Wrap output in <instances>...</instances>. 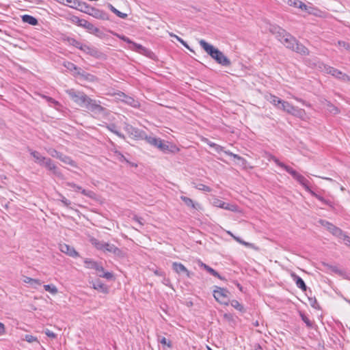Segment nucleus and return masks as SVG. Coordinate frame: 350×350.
I'll use <instances>...</instances> for the list:
<instances>
[{
    "instance_id": "obj_1",
    "label": "nucleus",
    "mask_w": 350,
    "mask_h": 350,
    "mask_svg": "<svg viewBox=\"0 0 350 350\" xmlns=\"http://www.w3.org/2000/svg\"><path fill=\"white\" fill-rule=\"evenodd\" d=\"M200 45L202 49L213 58L217 63L224 66H229L231 64L230 60L224 55V54L217 48H215L213 45L208 44L204 40H201Z\"/></svg>"
},
{
    "instance_id": "obj_2",
    "label": "nucleus",
    "mask_w": 350,
    "mask_h": 350,
    "mask_svg": "<svg viewBox=\"0 0 350 350\" xmlns=\"http://www.w3.org/2000/svg\"><path fill=\"white\" fill-rule=\"evenodd\" d=\"M270 31L273 34H275L278 39L283 43L286 48L290 49L292 51L294 49L297 40L284 29L278 26H271Z\"/></svg>"
},
{
    "instance_id": "obj_3",
    "label": "nucleus",
    "mask_w": 350,
    "mask_h": 350,
    "mask_svg": "<svg viewBox=\"0 0 350 350\" xmlns=\"http://www.w3.org/2000/svg\"><path fill=\"white\" fill-rule=\"evenodd\" d=\"M66 92L75 103L81 107H85L89 98V96L83 92H77L74 89L67 90Z\"/></svg>"
},
{
    "instance_id": "obj_4",
    "label": "nucleus",
    "mask_w": 350,
    "mask_h": 350,
    "mask_svg": "<svg viewBox=\"0 0 350 350\" xmlns=\"http://www.w3.org/2000/svg\"><path fill=\"white\" fill-rule=\"evenodd\" d=\"M230 292L224 288L215 286L213 297L221 304L228 306L230 303Z\"/></svg>"
},
{
    "instance_id": "obj_5",
    "label": "nucleus",
    "mask_w": 350,
    "mask_h": 350,
    "mask_svg": "<svg viewBox=\"0 0 350 350\" xmlns=\"http://www.w3.org/2000/svg\"><path fill=\"white\" fill-rule=\"evenodd\" d=\"M88 110L95 113H103L105 111V108L100 105V101L92 99L89 97L85 107Z\"/></svg>"
},
{
    "instance_id": "obj_6",
    "label": "nucleus",
    "mask_w": 350,
    "mask_h": 350,
    "mask_svg": "<svg viewBox=\"0 0 350 350\" xmlns=\"http://www.w3.org/2000/svg\"><path fill=\"white\" fill-rule=\"evenodd\" d=\"M84 12L97 19L109 20V16L107 12L94 7L90 6V8H88L87 10H84Z\"/></svg>"
},
{
    "instance_id": "obj_7",
    "label": "nucleus",
    "mask_w": 350,
    "mask_h": 350,
    "mask_svg": "<svg viewBox=\"0 0 350 350\" xmlns=\"http://www.w3.org/2000/svg\"><path fill=\"white\" fill-rule=\"evenodd\" d=\"M124 130L135 139H142L143 137H145L146 133L144 131L134 128L130 124H126L124 126Z\"/></svg>"
},
{
    "instance_id": "obj_8",
    "label": "nucleus",
    "mask_w": 350,
    "mask_h": 350,
    "mask_svg": "<svg viewBox=\"0 0 350 350\" xmlns=\"http://www.w3.org/2000/svg\"><path fill=\"white\" fill-rule=\"evenodd\" d=\"M42 166L46 167L50 172H51V173L55 176L58 177L61 179L64 178V176L61 172L60 170L56 166V165L53 162V161L50 158L46 160L45 163Z\"/></svg>"
},
{
    "instance_id": "obj_9",
    "label": "nucleus",
    "mask_w": 350,
    "mask_h": 350,
    "mask_svg": "<svg viewBox=\"0 0 350 350\" xmlns=\"http://www.w3.org/2000/svg\"><path fill=\"white\" fill-rule=\"evenodd\" d=\"M288 173H289L293 177V178L299 182L306 190L310 191L308 185L309 181L304 176L299 174L292 167L288 169Z\"/></svg>"
},
{
    "instance_id": "obj_10",
    "label": "nucleus",
    "mask_w": 350,
    "mask_h": 350,
    "mask_svg": "<svg viewBox=\"0 0 350 350\" xmlns=\"http://www.w3.org/2000/svg\"><path fill=\"white\" fill-rule=\"evenodd\" d=\"M213 204L216 207L231 211L232 212L238 211V206L237 205L224 202L222 200L217 198L213 200Z\"/></svg>"
},
{
    "instance_id": "obj_11",
    "label": "nucleus",
    "mask_w": 350,
    "mask_h": 350,
    "mask_svg": "<svg viewBox=\"0 0 350 350\" xmlns=\"http://www.w3.org/2000/svg\"><path fill=\"white\" fill-rule=\"evenodd\" d=\"M319 222L325 227L333 235L336 237L342 235V230L332 224L323 219H320Z\"/></svg>"
},
{
    "instance_id": "obj_12",
    "label": "nucleus",
    "mask_w": 350,
    "mask_h": 350,
    "mask_svg": "<svg viewBox=\"0 0 350 350\" xmlns=\"http://www.w3.org/2000/svg\"><path fill=\"white\" fill-rule=\"evenodd\" d=\"M81 50L83 51L84 53L89 54L90 55L96 58H100L103 55V53L96 48L91 47L86 44H83Z\"/></svg>"
},
{
    "instance_id": "obj_13",
    "label": "nucleus",
    "mask_w": 350,
    "mask_h": 350,
    "mask_svg": "<svg viewBox=\"0 0 350 350\" xmlns=\"http://www.w3.org/2000/svg\"><path fill=\"white\" fill-rule=\"evenodd\" d=\"M64 66L70 71H76V75H80L85 79H88V76H90L89 74H86L84 71L81 70V68H78L73 63L70 62H66L64 63Z\"/></svg>"
},
{
    "instance_id": "obj_14",
    "label": "nucleus",
    "mask_w": 350,
    "mask_h": 350,
    "mask_svg": "<svg viewBox=\"0 0 350 350\" xmlns=\"http://www.w3.org/2000/svg\"><path fill=\"white\" fill-rule=\"evenodd\" d=\"M59 250L62 252L65 253L71 257L79 256V253L75 250V249L66 243L60 244Z\"/></svg>"
},
{
    "instance_id": "obj_15",
    "label": "nucleus",
    "mask_w": 350,
    "mask_h": 350,
    "mask_svg": "<svg viewBox=\"0 0 350 350\" xmlns=\"http://www.w3.org/2000/svg\"><path fill=\"white\" fill-rule=\"evenodd\" d=\"M118 95L120 96V99L126 104L135 108H137L139 106V103L137 100H135L131 96L126 95L124 93L121 92Z\"/></svg>"
},
{
    "instance_id": "obj_16",
    "label": "nucleus",
    "mask_w": 350,
    "mask_h": 350,
    "mask_svg": "<svg viewBox=\"0 0 350 350\" xmlns=\"http://www.w3.org/2000/svg\"><path fill=\"white\" fill-rule=\"evenodd\" d=\"M67 186L74 188L76 191H81L82 194L89 198H93L95 193L92 191L85 190L81 188V187L77 185L74 183H67Z\"/></svg>"
},
{
    "instance_id": "obj_17",
    "label": "nucleus",
    "mask_w": 350,
    "mask_h": 350,
    "mask_svg": "<svg viewBox=\"0 0 350 350\" xmlns=\"http://www.w3.org/2000/svg\"><path fill=\"white\" fill-rule=\"evenodd\" d=\"M104 252L112 253L118 257L124 256V253L121 250L115 246L113 244H110L109 243H107Z\"/></svg>"
},
{
    "instance_id": "obj_18",
    "label": "nucleus",
    "mask_w": 350,
    "mask_h": 350,
    "mask_svg": "<svg viewBox=\"0 0 350 350\" xmlns=\"http://www.w3.org/2000/svg\"><path fill=\"white\" fill-rule=\"evenodd\" d=\"M93 288L103 293L107 294L109 293L108 287L104 284L100 280H97L92 282Z\"/></svg>"
},
{
    "instance_id": "obj_19",
    "label": "nucleus",
    "mask_w": 350,
    "mask_h": 350,
    "mask_svg": "<svg viewBox=\"0 0 350 350\" xmlns=\"http://www.w3.org/2000/svg\"><path fill=\"white\" fill-rule=\"evenodd\" d=\"M79 26L82 27L91 32L97 33L99 31L98 28L96 27L92 23L85 19H83V21H79Z\"/></svg>"
},
{
    "instance_id": "obj_20",
    "label": "nucleus",
    "mask_w": 350,
    "mask_h": 350,
    "mask_svg": "<svg viewBox=\"0 0 350 350\" xmlns=\"http://www.w3.org/2000/svg\"><path fill=\"white\" fill-rule=\"evenodd\" d=\"M129 48L133 51H135L136 52H138L141 54L146 55H148V54L151 53V51L149 49L135 42L133 43V45L130 46Z\"/></svg>"
},
{
    "instance_id": "obj_21",
    "label": "nucleus",
    "mask_w": 350,
    "mask_h": 350,
    "mask_svg": "<svg viewBox=\"0 0 350 350\" xmlns=\"http://www.w3.org/2000/svg\"><path fill=\"white\" fill-rule=\"evenodd\" d=\"M291 276L293 280L295 282L297 286L301 288L303 291H306L307 289V286L304 282V281L298 276L296 273H292Z\"/></svg>"
},
{
    "instance_id": "obj_22",
    "label": "nucleus",
    "mask_w": 350,
    "mask_h": 350,
    "mask_svg": "<svg viewBox=\"0 0 350 350\" xmlns=\"http://www.w3.org/2000/svg\"><path fill=\"white\" fill-rule=\"evenodd\" d=\"M95 270L97 271L98 275L101 278L110 280L113 278V274L110 272H105L103 266L98 263Z\"/></svg>"
},
{
    "instance_id": "obj_23",
    "label": "nucleus",
    "mask_w": 350,
    "mask_h": 350,
    "mask_svg": "<svg viewBox=\"0 0 350 350\" xmlns=\"http://www.w3.org/2000/svg\"><path fill=\"white\" fill-rule=\"evenodd\" d=\"M31 155L35 159V162L42 166L46 160L49 158L42 156L40 152L36 150H29Z\"/></svg>"
},
{
    "instance_id": "obj_24",
    "label": "nucleus",
    "mask_w": 350,
    "mask_h": 350,
    "mask_svg": "<svg viewBox=\"0 0 350 350\" xmlns=\"http://www.w3.org/2000/svg\"><path fill=\"white\" fill-rule=\"evenodd\" d=\"M172 267L177 273H185L187 277H190V272L182 263L173 262Z\"/></svg>"
},
{
    "instance_id": "obj_25",
    "label": "nucleus",
    "mask_w": 350,
    "mask_h": 350,
    "mask_svg": "<svg viewBox=\"0 0 350 350\" xmlns=\"http://www.w3.org/2000/svg\"><path fill=\"white\" fill-rule=\"evenodd\" d=\"M293 51L302 55H308L309 54L308 49L298 41L296 42V44Z\"/></svg>"
},
{
    "instance_id": "obj_26",
    "label": "nucleus",
    "mask_w": 350,
    "mask_h": 350,
    "mask_svg": "<svg viewBox=\"0 0 350 350\" xmlns=\"http://www.w3.org/2000/svg\"><path fill=\"white\" fill-rule=\"evenodd\" d=\"M180 199L189 207H191V208H193L194 209H197V210L200 209L201 208L200 205L198 203H195L191 198H189L188 197L181 196Z\"/></svg>"
},
{
    "instance_id": "obj_27",
    "label": "nucleus",
    "mask_w": 350,
    "mask_h": 350,
    "mask_svg": "<svg viewBox=\"0 0 350 350\" xmlns=\"http://www.w3.org/2000/svg\"><path fill=\"white\" fill-rule=\"evenodd\" d=\"M23 281L25 283L29 284L31 287L35 288H36L38 286L42 284L40 280L38 279H33L27 276H23Z\"/></svg>"
},
{
    "instance_id": "obj_28",
    "label": "nucleus",
    "mask_w": 350,
    "mask_h": 350,
    "mask_svg": "<svg viewBox=\"0 0 350 350\" xmlns=\"http://www.w3.org/2000/svg\"><path fill=\"white\" fill-rule=\"evenodd\" d=\"M156 148L165 153L172 152V150L170 148L169 143L167 142H164L161 139H159V142H158Z\"/></svg>"
},
{
    "instance_id": "obj_29",
    "label": "nucleus",
    "mask_w": 350,
    "mask_h": 350,
    "mask_svg": "<svg viewBox=\"0 0 350 350\" xmlns=\"http://www.w3.org/2000/svg\"><path fill=\"white\" fill-rule=\"evenodd\" d=\"M90 243L93 245L97 250H102L104 252L105 247L106 246L107 243L104 241H100L95 238H92L90 239Z\"/></svg>"
},
{
    "instance_id": "obj_30",
    "label": "nucleus",
    "mask_w": 350,
    "mask_h": 350,
    "mask_svg": "<svg viewBox=\"0 0 350 350\" xmlns=\"http://www.w3.org/2000/svg\"><path fill=\"white\" fill-rule=\"evenodd\" d=\"M142 139H145L146 142L149 144L150 145L157 147L158 142H159L160 138H157L154 136H148L145 133V137H143Z\"/></svg>"
},
{
    "instance_id": "obj_31",
    "label": "nucleus",
    "mask_w": 350,
    "mask_h": 350,
    "mask_svg": "<svg viewBox=\"0 0 350 350\" xmlns=\"http://www.w3.org/2000/svg\"><path fill=\"white\" fill-rule=\"evenodd\" d=\"M22 21L24 23H28L31 25H36L38 24V20L30 15L25 14L22 16Z\"/></svg>"
},
{
    "instance_id": "obj_32",
    "label": "nucleus",
    "mask_w": 350,
    "mask_h": 350,
    "mask_svg": "<svg viewBox=\"0 0 350 350\" xmlns=\"http://www.w3.org/2000/svg\"><path fill=\"white\" fill-rule=\"evenodd\" d=\"M267 100H269L271 104H273L274 106H275L277 108H280L281 103H282L283 100L280 99V98L277 97L274 95H270L269 98H267Z\"/></svg>"
},
{
    "instance_id": "obj_33",
    "label": "nucleus",
    "mask_w": 350,
    "mask_h": 350,
    "mask_svg": "<svg viewBox=\"0 0 350 350\" xmlns=\"http://www.w3.org/2000/svg\"><path fill=\"white\" fill-rule=\"evenodd\" d=\"M293 107L294 106L289 103L288 102L283 100L279 109L291 114V113L292 112V109H293Z\"/></svg>"
},
{
    "instance_id": "obj_34",
    "label": "nucleus",
    "mask_w": 350,
    "mask_h": 350,
    "mask_svg": "<svg viewBox=\"0 0 350 350\" xmlns=\"http://www.w3.org/2000/svg\"><path fill=\"white\" fill-rule=\"evenodd\" d=\"M291 114L297 118H302L306 115V112L304 109L294 106Z\"/></svg>"
},
{
    "instance_id": "obj_35",
    "label": "nucleus",
    "mask_w": 350,
    "mask_h": 350,
    "mask_svg": "<svg viewBox=\"0 0 350 350\" xmlns=\"http://www.w3.org/2000/svg\"><path fill=\"white\" fill-rule=\"evenodd\" d=\"M325 70L327 73L332 75L336 78H337L339 75H341L340 70L332 66H325Z\"/></svg>"
},
{
    "instance_id": "obj_36",
    "label": "nucleus",
    "mask_w": 350,
    "mask_h": 350,
    "mask_svg": "<svg viewBox=\"0 0 350 350\" xmlns=\"http://www.w3.org/2000/svg\"><path fill=\"white\" fill-rule=\"evenodd\" d=\"M59 159L64 163L68 164L73 167L76 166L75 162L70 157L64 155L62 153L61 154Z\"/></svg>"
},
{
    "instance_id": "obj_37",
    "label": "nucleus",
    "mask_w": 350,
    "mask_h": 350,
    "mask_svg": "<svg viewBox=\"0 0 350 350\" xmlns=\"http://www.w3.org/2000/svg\"><path fill=\"white\" fill-rule=\"evenodd\" d=\"M204 142H206L210 147L213 148L216 152H220L221 151H224V148L221 146L220 145H218L214 142H211L208 139H204L203 140Z\"/></svg>"
},
{
    "instance_id": "obj_38",
    "label": "nucleus",
    "mask_w": 350,
    "mask_h": 350,
    "mask_svg": "<svg viewBox=\"0 0 350 350\" xmlns=\"http://www.w3.org/2000/svg\"><path fill=\"white\" fill-rule=\"evenodd\" d=\"M107 129L109 130L111 132L113 133L114 134H116L117 136H118L119 137L124 139H125V136L120 133L117 129H116V126L114 124H109L107 126Z\"/></svg>"
},
{
    "instance_id": "obj_39",
    "label": "nucleus",
    "mask_w": 350,
    "mask_h": 350,
    "mask_svg": "<svg viewBox=\"0 0 350 350\" xmlns=\"http://www.w3.org/2000/svg\"><path fill=\"white\" fill-rule=\"evenodd\" d=\"M108 7L110 9V10L112 12H113L116 15H117L118 17H120L121 18H126L127 17L126 14L120 12L116 8H114L111 4H109Z\"/></svg>"
},
{
    "instance_id": "obj_40",
    "label": "nucleus",
    "mask_w": 350,
    "mask_h": 350,
    "mask_svg": "<svg viewBox=\"0 0 350 350\" xmlns=\"http://www.w3.org/2000/svg\"><path fill=\"white\" fill-rule=\"evenodd\" d=\"M271 160H273L277 165H278V166H280V167H282V168H283V169H284L287 172H288V169H290V168H291V167H290V166L285 165V164H284V163H282V162H280V161H279V159H277L275 156L271 155V156L270 157L269 160H271Z\"/></svg>"
},
{
    "instance_id": "obj_41",
    "label": "nucleus",
    "mask_w": 350,
    "mask_h": 350,
    "mask_svg": "<svg viewBox=\"0 0 350 350\" xmlns=\"http://www.w3.org/2000/svg\"><path fill=\"white\" fill-rule=\"evenodd\" d=\"M230 304L233 308H234L237 310H239L241 312H245V308H244L242 304H241L237 300L234 299V300L231 301Z\"/></svg>"
},
{
    "instance_id": "obj_42",
    "label": "nucleus",
    "mask_w": 350,
    "mask_h": 350,
    "mask_svg": "<svg viewBox=\"0 0 350 350\" xmlns=\"http://www.w3.org/2000/svg\"><path fill=\"white\" fill-rule=\"evenodd\" d=\"M84 263H85L86 268L93 269H96V267L97 266V264H98L97 262L94 261L91 259H88V258H87L84 260Z\"/></svg>"
},
{
    "instance_id": "obj_43",
    "label": "nucleus",
    "mask_w": 350,
    "mask_h": 350,
    "mask_svg": "<svg viewBox=\"0 0 350 350\" xmlns=\"http://www.w3.org/2000/svg\"><path fill=\"white\" fill-rule=\"evenodd\" d=\"M68 43L70 44V45H72V46H75L76 48H78L81 50V47H82V45L83 44H81V42H79V41H77V40L74 39V38H68L66 39Z\"/></svg>"
},
{
    "instance_id": "obj_44",
    "label": "nucleus",
    "mask_w": 350,
    "mask_h": 350,
    "mask_svg": "<svg viewBox=\"0 0 350 350\" xmlns=\"http://www.w3.org/2000/svg\"><path fill=\"white\" fill-rule=\"evenodd\" d=\"M44 288L46 291H48L53 295H55V294L57 293V292H58L57 287L53 284L44 285Z\"/></svg>"
},
{
    "instance_id": "obj_45",
    "label": "nucleus",
    "mask_w": 350,
    "mask_h": 350,
    "mask_svg": "<svg viewBox=\"0 0 350 350\" xmlns=\"http://www.w3.org/2000/svg\"><path fill=\"white\" fill-rule=\"evenodd\" d=\"M297 8L301 9V10L307 12L308 14H314L312 11L314 9L311 7H308L307 5H306L304 3H303L301 1H299Z\"/></svg>"
},
{
    "instance_id": "obj_46",
    "label": "nucleus",
    "mask_w": 350,
    "mask_h": 350,
    "mask_svg": "<svg viewBox=\"0 0 350 350\" xmlns=\"http://www.w3.org/2000/svg\"><path fill=\"white\" fill-rule=\"evenodd\" d=\"M158 341L162 345H166L169 348L172 347V344L170 340H167L165 337L159 336Z\"/></svg>"
},
{
    "instance_id": "obj_47",
    "label": "nucleus",
    "mask_w": 350,
    "mask_h": 350,
    "mask_svg": "<svg viewBox=\"0 0 350 350\" xmlns=\"http://www.w3.org/2000/svg\"><path fill=\"white\" fill-rule=\"evenodd\" d=\"M196 189L203 191L205 192H211L212 191L211 188L204 185V184H198L194 186Z\"/></svg>"
},
{
    "instance_id": "obj_48",
    "label": "nucleus",
    "mask_w": 350,
    "mask_h": 350,
    "mask_svg": "<svg viewBox=\"0 0 350 350\" xmlns=\"http://www.w3.org/2000/svg\"><path fill=\"white\" fill-rule=\"evenodd\" d=\"M300 317L302 321L306 324L308 327H312V322L303 313H300Z\"/></svg>"
},
{
    "instance_id": "obj_49",
    "label": "nucleus",
    "mask_w": 350,
    "mask_h": 350,
    "mask_svg": "<svg viewBox=\"0 0 350 350\" xmlns=\"http://www.w3.org/2000/svg\"><path fill=\"white\" fill-rule=\"evenodd\" d=\"M48 153L53 157L59 159L61 155V152L57 151L55 149L50 148L47 150Z\"/></svg>"
},
{
    "instance_id": "obj_50",
    "label": "nucleus",
    "mask_w": 350,
    "mask_h": 350,
    "mask_svg": "<svg viewBox=\"0 0 350 350\" xmlns=\"http://www.w3.org/2000/svg\"><path fill=\"white\" fill-rule=\"evenodd\" d=\"M64 5H67L72 8H76L79 5L78 0H66Z\"/></svg>"
},
{
    "instance_id": "obj_51",
    "label": "nucleus",
    "mask_w": 350,
    "mask_h": 350,
    "mask_svg": "<svg viewBox=\"0 0 350 350\" xmlns=\"http://www.w3.org/2000/svg\"><path fill=\"white\" fill-rule=\"evenodd\" d=\"M337 237L342 239L344 241L345 245L350 246V237L347 235L345 233L342 232V235L338 236Z\"/></svg>"
},
{
    "instance_id": "obj_52",
    "label": "nucleus",
    "mask_w": 350,
    "mask_h": 350,
    "mask_svg": "<svg viewBox=\"0 0 350 350\" xmlns=\"http://www.w3.org/2000/svg\"><path fill=\"white\" fill-rule=\"evenodd\" d=\"M224 153H225L226 154L229 155V156H231V157H232L233 158H234V159H238V160H239V161H245V159H244L243 157H240V156H239V155H238V154H234V153H232V152H230V151H229V150H225V151H224Z\"/></svg>"
},
{
    "instance_id": "obj_53",
    "label": "nucleus",
    "mask_w": 350,
    "mask_h": 350,
    "mask_svg": "<svg viewBox=\"0 0 350 350\" xmlns=\"http://www.w3.org/2000/svg\"><path fill=\"white\" fill-rule=\"evenodd\" d=\"M284 3H286L290 6H293L295 8H297L299 0H283Z\"/></svg>"
},
{
    "instance_id": "obj_54",
    "label": "nucleus",
    "mask_w": 350,
    "mask_h": 350,
    "mask_svg": "<svg viewBox=\"0 0 350 350\" xmlns=\"http://www.w3.org/2000/svg\"><path fill=\"white\" fill-rule=\"evenodd\" d=\"M25 340H26L27 342H28L29 343H32L33 342H38L36 337H35L32 335H30V334H26L25 336Z\"/></svg>"
},
{
    "instance_id": "obj_55",
    "label": "nucleus",
    "mask_w": 350,
    "mask_h": 350,
    "mask_svg": "<svg viewBox=\"0 0 350 350\" xmlns=\"http://www.w3.org/2000/svg\"><path fill=\"white\" fill-rule=\"evenodd\" d=\"M309 301H310V306L315 308V309H319V305L317 301V299L315 298H309Z\"/></svg>"
},
{
    "instance_id": "obj_56",
    "label": "nucleus",
    "mask_w": 350,
    "mask_h": 350,
    "mask_svg": "<svg viewBox=\"0 0 350 350\" xmlns=\"http://www.w3.org/2000/svg\"><path fill=\"white\" fill-rule=\"evenodd\" d=\"M338 45L344 47L346 50L350 51V43L344 41H338Z\"/></svg>"
},
{
    "instance_id": "obj_57",
    "label": "nucleus",
    "mask_w": 350,
    "mask_h": 350,
    "mask_svg": "<svg viewBox=\"0 0 350 350\" xmlns=\"http://www.w3.org/2000/svg\"><path fill=\"white\" fill-rule=\"evenodd\" d=\"M78 4H79V5H77L75 9H78L82 12H84L83 8H90V6L88 5L85 3L81 2L79 0H78Z\"/></svg>"
},
{
    "instance_id": "obj_58",
    "label": "nucleus",
    "mask_w": 350,
    "mask_h": 350,
    "mask_svg": "<svg viewBox=\"0 0 350 350\" xmlns=\"http://www.w3.org/2000/svg\"><path fill=\"white\" fill-rule=\"evenodd\" d=\"M200 267L204 268L206 271H207L210 274H212L215 269H213V268L210 267L209 266H208L207 265L203 263V262H201L200 263Z\"/></svg>"
},
{
    "instance_id": "obj_59",
    "label": "nucleus",
    "mask_w": 350,
    "mask_h": 350,
    "mask_svg": "<svg viewBox=\"0 0 350 350\" xmlns=\"http://www.w3.org/2000/svg\"><path fill=\"white\" fill-rule=\"evenodd\" d=\"M44 334L49 338H55L57 335L53 332L52 331L46 329L45 331H44Z\"/></svg>"
},
{
    "instance_id": "obj_60",
    "label": "nucleus",
    "mask_w": 350,
    "mask_h": 350,
    "mask_svg": "<svg viewBox=\"0 0 350 350\" xmlns=\"http://www.w3.org/2000/svg\"><path fill=\"white\" fill-rule=\"evenodd\" d=\"M313 194L319 200H320L323 203H324L325 204H329V202L327 200H326L325 198H323L322 196H319V195L315 194V193H313Z\"/></svg>"
},
{
    "instance_id": "obj_61",
    "label": "nucleus",
    "mask_w": 350,
    "mask_h": 350,
    "mask_svg": "<svg viewBox=\"0 0 350 350\" xmlns=\"http://www.w3.org/2000/svg\"><path fill=\"white\" fill-rule=\"evenodd\" d=\"M178 42H180L184 46H185L186 48L187 49H189L188 44H187L186 42H185L182 38H180V37H178V36H176L175 38Z\"/></svg>"
},
{
    "instance_id": "obj_62",
    "label": "nucleus",
    "mask_w": 350,
    "mask_h": 350,
    "mask_svg": "<svg viewBox=\"0 0 350 350\" xmlns=\"http://www.w3.org/2000/svg\"><path fill=\"white\" fill-rule=\"evenodd\" d=\"M61 201L64 204V205L68 206L71 204V202L70 200L66 199L65 197L62 196Z\"/></svg>"
},
{
    "instance_id": "obj_63",
    "label": "nucleus",
    "mask_w": 350,
    "mask_h": 350,
    "mask_svg": "<svg viewBox=\"0 0 350 350\" xmlns=\"http://www.w3.org/2000/svg\"><path fill=\"white\" fill-rule=\"evenodd\" d=\"M212 275L215 276V277H217V278L220 279V280H224V278L220 275V274L216 271L215 270L214 271V272L211 274Z\"/></svg>"
},
{
    "instance_id": "obj_64",
    "label": "nucleus",
    "mask_w": 350,
    "mask_h": 350,
    "mask_svg": "<svg viewBox=\"0 0 350 350\" xmlns=\"http://www.w3.org/2000/svg\"><path fill=\"white\" fill-rule=\"evenodd\" d=\"M330 107L331 109H329V111L334 113H338V109L337 107L333 106V105H330Z\"/></svg>"
}]
</instances>
